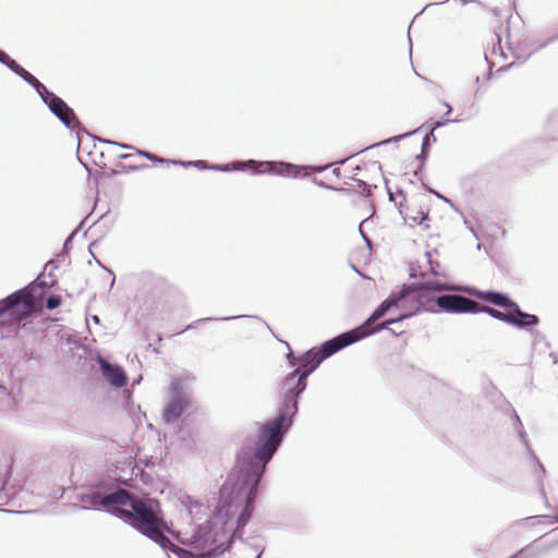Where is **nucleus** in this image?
<instances>
[{
  "label": "nucleus",
  "instance_id": "obj_57",
  "mask_svg": "<svg viewBox=\"0 0 558 558\" xmlns=\"http://www.w3.org/2000/svg\"><path fill=\"white\" fill-rule=\"evenodd\" d=\"M410 277H411V278H415V275H414L413 270H411V272H410Z\"/></svg>",
  "mask_w": 558,
  "mask_h": 558
},
{
  "label": "nucleus",
  "instance_id": "obj_27",
  "mask_svg": "<svg viewBox=\"0 0 558 558\" xmlns=\"http://www.w3.org/2000/svg\"><path fill=\"white\" fill-rule=\"evenodd\" d=\"M529 454L531 456L532 460L536 463L537 465V469H536V476H538V473H541L542 475L545 474V468L544 465L541 463V461L538 460V458L535 456L534 451L532 450L530 444L527 446H525Z\"/></svg>",
  "mask_w": 558,
  "mask_h": 558
},
{
  "label": "nucleus",
  "instance_id": "obj_12",
  "mask_svg": "<svg viewBox=\"0 0 558 558\" xmlns=\"http://www.w3.org/2000/svg\"><path fill=\"white\" fill-rule=\"evenodd\" d=\"M97 363L104 378L116 388H122L128 384V376L123 367L119 364L108 362L101 355L97 356Z\"/></svg>",
  "mask_w": 558,
  "mask_h": 558
},
{
  "label": "nucleus",
  "instance_id": "obj_61",
  "mask_svg": "<svg viewBox=\"0 0 558 558\" xmlns=\"http://www.w3.org/2000/svg\"><path fill=\"white\" fill-rule=\"evenodd\" d=\"M556 521H558V514L555 517Z\"/></svg>",
  "mask_w": 558,
  "mask_h": 558
},
{
  "label": "nucleus",
  "instance_id": "obj_51",
  "mask_svg": "<svg viewBox=\"0 0 558 558\" xmlns=\"http://www.w3.org/2000/svg\"><path fill=\"white\" fill-rule=\"evenodd\" d=\"M84 222H85V219H83V220L78 223V226L74 229V230H76V233H77V232L83 228Z\"/></svg>",
  "mask_w": 558,
  "mask_h": 558
},
{
  "label": "nucleus",
  "instance_id": "obj_21",
  "mask_svg": "<svg viewBox=\"0 0 558 558\" xmlns=\"http://www.w3.org/2000/svg\"><path fill=\"white\" fill-rule=\"evenodd\" d=\"M118 167L121 169L120 170L121 173H131V172L140 171L142 169H146L149 166L146 165V163H143V165H124L122 162H119Z\"/></svg>",
  "mask_w": 558,
  "mask_h": 558
},
{
  "label": "nucleus",
  "instance_id": "obj_36",
  "mask_svg": "<svg viewBox=\"0 0 558 558\" xmlns=\"http://www.w3.org/2000/svg\"><path fill=\"white\" fill-rule=\"evenodd\" d=\"M427 191L429 193L434 194L435 196H437L438 198L442 199L445 203L449 204L450 206H453V203H452V201L450 198L444 196L442 194H440L436 190H434L432 187H428Z\"/></svg>",
  "mask_w": 558,
  "mask_h": 558
},
{
  "label": "nucleus",
  "instance_id": "obj_17",
  "mask_svg": "<svg viewBox=\"0 0 558 558\" xmlns=\"http://www.w3.org/2000/svg\"><path fill=\"white\" fill-rule=\"evenodd\" d=\"M512 417L514 420V423H513L514 428H515L521 441L523 442L524 446H527L529 441L526 439V433L523 428V424H522L518 413L514 410H512Z\"/></svg>",
  "mask_w": 558,
  "mask_h": 558
},
{
  "label": "nucleus",
  "instance_id": "obj_8",
  "mask_svg": "<svg viewBox=\"0 0 558 558\" xmlns=\"http://www.w3.org/2000/svg\"><path fill=\"white\" fill-rule=\"evenodd\" d=\"M39 97L48 107L50 112L57 117L66 129L77 131L76 137L78 147L82 144L83 133H85L87 136H90L93 140H96V137L92 136L82 125L74 110L61 97H59L53 92H50L49 89H45L44 94H41Z\"/></svg>",
  "mask_w": 558,
  "mask_h": 558
},
{
  "label": "nucleus",
  "instance_id": "obj_58",
  "mask_svg": "<svg viewBox=\"0 0 558 558\" xmlns=\"http://www.w3.org/2000/svg\"><path fill=\"white\" fill-rule=\"evenodd\" d=\"M0 511H2V512H12L11 510H8V509H0Z\"/></svg>",
  "mask_w": 558,
  "mask_h": 558
},
{
  "label": "nucleus",
  "instance_id": "obj_37",
  "mask_svg": "<svg viewBox=\"0 0 558 558\" xmlns=\"http://www.w3.org/2000/svg\"><path fill=\"white\" fill-rule=\"evenodd\" d=\"M165 532H168L170 533L175 539H178L180 543L181 541H186L187 538H183L181 537V532L180 531H177V530H171L169 529L167 525H166V529L163 530V533Z\"/></svg>",
  "mask_w": 558,
  "mask_h": 558
},
{
  "label": "nucleus",
  "instance_id": "obj_19",
  "mask_svg": "<svg viewBox=\"0 0 558 558\" xmlns=\"http://www.w3.org/2000/svg\"><path fill=\"white\" fill-rule=\"evenodd\" d=\"M208 507H205L202 502L199 501H193L189 507H187V510H189V513L190 515L193 518V519H201L199 517V513L203 512L205 513L206 509Z\"/></svg>",
  "mask_w": 558,
  "mask_h": 558
},
{
  "label": "nucleus",
  "instance_id": "obj_55",
  "mask_svg": "<svg viewBox=\"0 0 558 558\" xmlns=\"http://www.w3.org/2000/svg\"><path fill=\"white\" fill-rule=\"evenodd\" d=\"M388 195H389V199L392 201V194H391L390 190H388Z\"/></svg>",
  "mask_w": 558,
  "mask_h": 558
},
{
  "label": "nucleus",
  "instance_id": "obj_48",
  "mask_svg": "<svg viewBox=\"0 0 558 558\" xmlns=\"http://www.w3.org/2000/svg\"><path fill=\"white\" fill-rule=\"evenodd\" d=\"M549 356L553 359L554 364H558V354L555 352H551Z\"/></svg>",
  "mask_w": 558,
  "mask_h": 558
},
{
  "label": "nucleus",
  "instance_id": "obj_60",
  "mask_svg": "<svg viewBox=\"0 0 558 558\" xmlns=\"http://www.w3.org/2000/svg\"><path fill=\"white\" fill-rule=\"evenodd\" d=\"M478 93H480V88H477V89L475 90V97L477 96V94H478Z\"/></svg>",
  "mask_w": 558,
  "mask_h": 558
},
{
  "label": "nucleus",
  "instance_id": "obj_31",
  "mask_svg": "<svg viewBox=\"0 0 558 558\" xmlns=\"http://www.w3.org/2000/svg\"><path fill=\"white\" fill-rule=\"evenodd\" d=\"M76 235V230H73L69 235L68 238L65 239L64 243H63V247H62V252L63 253H68L72 246V241L74 239V236Z\"/></svg>",
  "mask_w": 558,
  "mask_h": 558
},
{
  "label": "nucleus",
  "instance_id": "obj_42",
  "mask_svg": "<svg viewBox=\"0 0 558 558\" xmlns=\"http://www.w3.org/2000/svg\"><path fill=\"white\" fill-rule=\"evenodd\" d=\"M515 65V62H512L510 64H507V65H502L500 66L498 70H497V73H504V72H507L508 70H510L511 68H513Z\"/></svg>",
  "mask_w": 558,
  "mask_h": 558
},
{
  "label": "nucleus",
  "instance_id": "obj_47",
  "mask_svg": "<svg viewBox=\"0 0 558 558\" xmlns=\"http://www.w3.org/2000/svg\"><path fill=\"white\" fill-rule=\"evenodd\" d=\"M132 156H133L132 154L124 153V154H120L118 157L121 160H126V159H130Z\"/></svg>",
  "mask_w": 558,
  "mask_h": 558
},
{
  "label": "nucleus",
  "instance_id": "obj_53",
  "mask_svg": "<svg viewBox=\"0 0 558 558\" xmlns=\"http://www.w3.org/2000/svg\"><path fill=\"white\" fill-rule=\"evenodd\" d=\"M344 162H345V159H340V160L336 161L335 163L336 165H343Z\"/></svg>",
  "mask_w": 558,
  "mask_h": 558
},
{
  "label": "nucleus",
  "instance_id": "obj_34",
  "mask_svg": "<svg viewBox=\"0 0 558 558\" xmlns=\"http://www.w3.org/2000/svg\"><path fill=\"white\" fill-rule=\"evenodd\" d=\"M8 68L17 76H20V73L24 70V68L21 64H19L14 59L10 64H8Z\"/></svg>",
  "mask_w": 558,
  "mask_h": 558
},
{
  "label": "nucleus",
  "instance_id": "obj_30",
  "mask_svg": "<svg viewBox=\"0 0 558 558\" xmlns=\"http://www.w3.org/2000/svg\"><path fill=\"white\" fill-rule=\"evenodd\" d=\"M191 163V167L199 170H210V167H213V163H208L206 160H192Z\"/></svg>",
  "mask_w": 558,
  "mask_h": 558
},
{
  "label": "nucleus",
  "instance_id": "obj_59",
  "mask_svg": "<svg viewBox=\"0 0 558 558\" xmlns=\"http://www.w3.org/2000/svg\"><path fill=\"white\" fill-rule=\"evenodd\" d=\"M262 553H263V550H260L255 558H260L262 557Z\"/></svg>",
  "mask_w": 558,
  "mask_h": 558
},
{
  "label": "nucleus",
  "instance_id": "obj_11",
  "mask_svg": "<svg viewBox=\"0 0 558 558\" xmlns=\"http://www.w3.org/2000/svg\"><path fill=\"white\" fill-rule=\"evenodd\" d=\"M272 168V161H258L254 159L231 161L228 163L217 165L213 163L210 170L219 172H231V171H246L251 170L253 174L264 173L265 169Z\"/></svg>",
  "mask_w": 558,
  "mask_h": 558
},
{
  "label": "nucleus",
  "instance_id": "obj_3",
  "mask_svg": "<svg viewBox=\"0 0 558 558\" xmlns=\"http://www.w3.org/2000/svg\"><path fill=\"white\" fill-rule=\"evenodd\" d=\"M454 289L452 284L434 279L403 283L398 291H392L398 305V319L412 318L423 312L450 314L483 312L496 320L510 325V310L499 311L487 305L482 306L463 295L444 293Z\"/></svg>",
  "mask_w": 558,
  "mask_h": 558
},
{
  "label": "nucleus",
  "instance_id": "obj_25",
  "mask_svg": "<svg viewBox=\"0 0 558 558\" xmlns=\"http://www.w3.org/2000/svg\"><path fill=\"white\" fill-rule=\"evenodd\" d=\"M61 305V296L58 294H50L46 300V307L50 311L58 308Z\"/></svg>",
  "mask_w": 558,
  "mask_h": 558
},
{
  "label": "nucleus",
  "instance_id": "obj_4",
  "mask_svg": "<svg viewBox=\"0 0 558 558\" xmlns=\"http://www.w3.org/2000/svg\"><path fill=\"white\" fill-rule=\"evenodd\" d=\"M283 343L289 349L287 354L290 366L298 365L281 381L279 387L280 402L277 414L258 425L255 442V458L264 462H270L287 434L291 429L299 413V400L307 387V378L313 373L310 365L300 357L294 356L288 342Z\"/></svg>",
  "mask_w": 558,
  "mask_h": 558
},
{
  "label": "nucleus",
  "instance_id": "obj_50",
  "mask_svg": "<svg viewBox=\"0 0 558 558\" xmlns=\"http://www.w3.org/2000/svg\"><path fill=\"white\" fill-rule=\"evenodd\" d=\"M119 173H121V171H120V170L111 169V170H110V173H109V177H116V175H118Z\"/></svg>",
  "mask_w": 558,
  "mask_h": 558
},
{
  "label": "nucleus",
  "instance_id": "obj_39",
  "mask_svg": "<svg viewBox=\"0 0 558 558\" xmlns=\"http://www.w3.org/2000/svg\"><path fill=\"white\" fill-rule=\"evenodd\" d=\"M497 39H498V43H497V45H494L493 53H496L497 51H500V54L506 58V56H505V53H504V51L501 49V46H500V36L499 35H497Z\"/></svg>",
  "mask_w": 558,
  "mask_h": 558
},
{
  "label": "nucleus",
  "instance_id": "obj_32",
  "mask_svg": "<svg viewBox=\"0 0 558 558\" xmlns=\"http://www.w3.org/2000/svg\"><path fill=\"white\" fill-rule=\"evenodd\" d=\"M101 143H105V144H109V145H114V146H119L121 148H124V149H135L134 146L132 145H129V144H123V143H118V142H114V141H110V140H99Z\"/></svg>",
  "mask_w": 558,
  "mask_h": 558
},
{
  "label": "nucleus",
  "instance_id": "obj_5",
  "mask_svg": "<svg viewBox=\"0 0 558 558\" xmlns=\"http://www.w3.org/2000/svg\"><path fill=\"white\" fill-rule=\"evenodd\" d=\"M395 299L393 292H391L387 299L380 302L362 325L324 341L317 348L307 350L300 359L310 365V372H314L326 359L332 356L340 350L384 330V328H387L390 324L400 322L397 315L396 317L377 323V320L385 317L387 314L398 312V305H396Z\"/></svg>",
  "mask_w": 558,
  "mask_h": 558
},
{
  "label": "nucleus",
  "instance_id": "obj_45",
  "mask_svg": "<svg viewBox=\"0 0 558 558\" xmlns=\"http://www.w3.org/2000/svg\"><path fill=\"white\" fill-rule=\"evenodd\" d=\"M426 256H427L428 258H430V254H429V253H426ZM428 263H429V271H430L433 275H436V276H437V275H438V272H437V270L434 268V266L432 265L430 259H428Z\"/></svg>",
  "mask_w": 558,
  "mask_h": 558
},
{
  "label": "nucleus",
  "instance_id": "obj_44",
  "mask_svg": "<svg viewBox=\"0 0 558 558\" xmlns=\"http://www.w3.org/2000/svg\"><path fill=\"white\" fill-rule=\"evenodd\" d=\"M359 231H360L361 236L363 238V240L366 242V244L369 245L371 244V239L363 232L361 226L359 227Z\"/></svg>",
  "mask_w": 558,
  "mask_h": 558
},
{
  "label": "nucleus",
  "instance_id": "obj_2",
  "mask_svg": "<svg viewBox=\"0 0 558 558\" xmlns=\"http://www.w3.org/2000/svg\"><path fill=\"white\" fill-rule=\"evenodd\" d=\"M77 499L82 505H73L75 509L111 513L156 544H169V537L163 535L166 522L159 504L153 499L140 500L129 490L114 487L112 481L90 486L86 493L78 494Z\"/></svg>",
  "mask_w": 558,
  "mask_h": 558
},
{
  "label": "nucleus",
  "instance_id": "obj_13",
  "mask_svg": "<svg viewBox=\"0 0 558 558\" xmlns=\"http://www.w3.org/2000/svg\"><path fill=\"white\" fill-rule=\"evenodd\" d=\"M165 551H171L177 555L179 558H218L223 554V548L213 547L207 550L194 551L190 549L182 548L178 545H174L169 538V544L161 543L159 545Z\"/></svg>",
  "mask_w": 558,
  "mask_h": 558
},
{
  "label": "nucleus",
  "instance_id": "obj_46",
  "mask_svg": "<svg viewBox=\"0 0 558 558\" xmlns=\"http://www.w3.org/2000/svg\"><path fill=\"white\" fill-rule=\"evenodd\" d=\"M442 105L446 107V116H449L452 111L451 106L447 101H444Z\"/></svg>",
  "mask_w": 558,
  "mask_h": 558
},
{
  "label": "nucleus",
  "instance_id": "obj_16",
  "mask_svg": "<svg viewBox=\"0 0 558 558\" xmlns=\"http://www.w3.org/2000/svg\"><path fill=\"white\" fill-rule=\"evenodd\" d=\"M20 77L29 84L39 96L44 94L45 89H48L36 76L25 69L20 73Z\"/></svg>",
  "mask_w": 558,
  "mask_h": 558
},
{
  "label": "nucleus",
  "instance_id": "obj_15",
  "mask_svg": "<svg viewBox=\"0 0 558 558\" xmlns=\"http://www.w3.org/2000/svg\"><path fill=\"white\" fill-rule=\"evenodd\" d=\"M435 142H436V136L433 134V130H429V132L422 140L420 155H417L415 157V160H417L420 163H418L417 168L413 171V174L418 180H422V170H423L424 163L428 157L430 146Z\"/></svg>",
  "mask_w": 558,
  "mask_h": 558
},
{
  "label": "nucleus",
  "instance_id": "obj_23",
  "mask_svg": "<svg viewBox=\"0 0 558 558\" xmlns=\"http://www.w3.org/2000/svg\"><path fill=\"white\" fill-rule=\"evenodd\" d=\"M556 40H558V33L556 35H554V36L548 37L546 40L542 41L533 51H531L527 54V57L523 58L522 61H520L519 63L520 64L524 63L527 60V58L531 57L532 53H534V52H536V51H538L541 49L546 48L549 44H551V43H554Z\"/></svg>",
  "mask_w": 558,
  "mask_h": 558
},
{
  "label": "nucleus",
  "instance_id": "obj_52",
  "mask_svg": "<svg viewBox=\"0 0 558 558\" xmlns=\"http://www.w3.org/2000/svg\"><path fill=\"white\" fill-rule=\"evenodd\" d=\"M92 319L95 324H99L100 323V318L97 316V315H93L92 316Z\"/></svg>",
  "mask_w": 558,
  "mask_h": 558
},
{
  "label": "nucleus",
  "instance_id": "obj_33",
  "mask_svg": "<svg viewBox=\"0 0 558 558\" xmlns=\"http://www.w3.org/2000/svg\"><path fill=\"white\" fill-rule=\"evenodd\" d=\"M8 68L17 76H20V73L24 70V68L21 64H19L14 59L10 64H8Z\"/></svg>",
  "mask_w": 558,
  "mask_h": 558
},
{
  "label": "nucleus",
  "instance_id": "obj_43",
  "mask_svg": "<svg viewBox=\"0 0 558 558\" xmlns=\"http://www.w3.org/2000/svg\"><path fill=\"white\" fill-rule=\"evenodd\" d=\"M405 319H407V318H404V320H405ZM402 322H403V319H402ZM400 323H401V320H400ZM398 324H399V322H398ZM392 325H397V323H395V324H390V326H392ZM386 329H388V330H389V332H390L391 335H393V336H399V332H397L393 328H389V325L387 326V328H386ZM400 333H403V330H400Z\"/></svg>",
  "mask_w": 558,
  "mask_h": 558
},
{
  "label": "nucleus",
  "instance_id": "obj_54",
  "mask_svg": "<svg viewBox=\"0 0 558 558\" xmlns=\"http://www.w3.org/2000/svg\"><path fill=\"white\" fill-rule=\"evenodd\" d=\"M408 37H409V43H410V51H412V39H411L410 35H408Z\"/></svg>",
  "mask_w": 558,
  "mask_h": 558
},
{
  "label": "nucleus",
  "instance_id": "obj_49",
  "mask_svg": "<svg viewBox=\"0 0 558 558\" xmlns=\"http://www.w3.org/2000/svg\"><path fill=\"white\" fill-rule=\"evenodd\" d=\"M332 174L337 178H340L341 177V170L339 168H335L332 170Z\"/></svg>",
  "mask_w": 558,
  "mask_h": 558
},
{
  "label": "nucleus",
  "instance_id": "obj_7",
  "mask_svg": "<svg viewBox=\"0 0 558 558\" xmlns=\"http://www.w3.org/2000/svg\"><path fill=\"white\" fill-rule=\"evenodd\" d=\"M168 397L162 420L166 424H173L192 407V379L189 376L173 377L168 388Z\"/></svg>",
  "mask_w": 558,
  "mask_h": 558
},
{
  "label": "nucleus",
  "instance_id": "obj_6",
  "mask_svg": "<svg viewBox=\"0 0 558 558\" xmlns=\"http://www.w3.org/2000/svg\"><path fill=\"white\" fill-rule=\"evenodd\" d=\"M39 286L44 291L48 289L46 282L34 281L0 300V327L15 331L26 324L35 313V290Z\"/></svg>",
  "mask_w": 558,
  "mask_h": 558
},
{
  "label": "nucleus",
  "instance_id": "obj_1",
  "mask_svg": "<svg viewBox=\"0 0 558 558\" xmlns=\"http://www.w3.org/2000/svg\"><path fill=\"white\" fill-rule=\"evenodd\" d=\"M268 463L255 458L254 452L238 456L235 468L219 490L213 515L198 524L194 534L181 544L202 550L219 547L226 553L235 538L242 539Z\"/></svg>",
  "mask_w": 558,
  "mask_h": 558
},
{
  "label": "nucleus",
  "instance_id": "obj_9",
  "mask_svg": "<svg viewBox=\"0 0 558 558\" xmlns=\"http://www.w3.org/2000/svg\"><path fill=\"white\" fill-rule=\"evenodd\" d=\"M331 165L325 166H298L287 161H272V168L265 169L263 172L268 174H276L282 177H308L311 173L323 172L328 169Z\"/></svg>",
  "mask_w": 558,
  "mask_h": 558
},
{
  "label": "nucleus",
  "instance_id": "obj_22",
  "mask_svg": "<svg viewBox=\"0 0 558 558\" xmlns=\"http://www.w3.org/2000/svg\"><path fill=\"white\" fill-rule=\"evenodd\" d=\"M405 221H409L410 226L414 225H423L424 221L429 219V216L427 213L418 211V216H409L404 218Z\"/></svg>",
  "mask_w": 558,
  "mask_h": 558
},
{
  "label": "nucleus",
  "instance_id": "obj_24",
  "mask_svg": "<svg viewBox=\"0 0 558 558\" xmlns=\"http://www.w3.org/2000/svg\"><path fill=\"white\" fill-rule=\"evenodd\" d=\"M312 181H313L314 184H316L317 186H319L322 189H325V190L337 191V192H340V193H343V194H348L350 192V190L344 189V187L331 186V185L325 183L324 181L318 180L317 178H313Z\"/></svg>",
  "mask_w": 558,
  "mask_h": 558
},
{
  "label": "nucleus",
  "instance_id": "obj_40",
  "mask_svg": "<svg viewBox=\"0 0 558 558\" xmlns=\"http://www.w3.org/2000/svg\"><path fill=\"white\" fill-rule=\"evenodd\" d=\"M484 58H485V61H486V62L488 63V65H489V69H488V72L486 73L485 78H486V80H490V78L493 77V65H494V64H493L492 62H489V61H488V59H487V56H486V54H484Z\"/></svg>",
  "mask_w": 558,
  "mask_h": 558
},
{
  "label": "nucleus",
  "instance_id": "obj_41",
  "mask_svg": "<svg viewBox=\"0 0 558 558\" xmlns=\"http://www.w3.org/2000/svg\"><path fill=\"white\" fill-rule=\"evenodd\" d=\"M4 483L1 484L0 487V505H5L8 501V496L3 494Z\"/></svg>",
  "mask_w": 558,
  "mask_h": 558
},
{
  "label": "nucleus",
  "instance_id": "obj_20",
  "mask_svg": "<svg viewBox=\"0 0 558 558\" xmlns=\"http://www.w3.org/2000/svg\"><path fill=\"white\" fill-rule=\"evenodd\" d=\"M136 153L143 157H145L146 159L153 161V162H158V163H169V159H165L162 157H159L153 153H149V151H146V150H141V149H135Z\"/></svg>",
  "mask_w": 558,
  "mask_h": 558
},
{
  "label": "nucleus",
  "instance_id": "obj_38",
  "mask_svg": "<svg viewBox=\"0 0 558 558\" xmlns=\"http://www.w3.org/2000/svg\"><path fill=\"white\" fill-rule=\"evenodd\" d=\"M169 163L181 166L184 168H190L192 166L191 161H184V160H175V159H169Z\"/></svg>",
  "mask_w": 558,
  "mask_h": 558
},
{
  "label": "nucleus",
  "instance_id": "obj_28",
  "mask_svg": "<svg viewBox=\"0 0 558 558\" xmlns=\"http://www.w3.org/2000/svg\"><path fill=\"white\" fill-rule=\"evenodd\" d=\"M352 180H354L357 186L362 189V194L364 197H369L372 195V186L367 182L356 178H352Z\"/></svg>",
  "mask_w": 558,
  "mask_h": 558
},
{
  "label": "nucleus",
  "instance_id": "obj_35",
  "mask_svg": "<svg viewBox=\"0 0 558 558\" xmlns=\"http://www.w3.org/2000/svg\"><path fill=\"white\" fill-rule=\"evenodd\" d=\"M12 58L2 49H0V63L8 68V64L12 62Z\"/></svg>",
  "mask_w": 558,
  "mask_h": 558
},
{
  "label": "nucleus",
  "instance_id": "obj_18",
  "mask_svg": "<svg viewBox=\"0 0 558 558\" xmlns=\"http://www.w3.org/2000/svg\"><path fill=\"white\" fill-rule=\"evenodd\" d=\"M415 133H416V131H412V132H407V133H403V134L395 135V136H391L389 138L383 140V141H380L378 143H375V144L368 146L366 149H371V148L377 147V146L387 145V144H390V143H398L400 140L409 137V136H411L412 134H415Z\"/></svg>",
  "mask_w": 558,
  "mask_h": 558
},
{
  "label": "nucleus",
  "instance_id": "obj_26",
  "mask_svg": "<svg viewBox=\"0 0 558 558\" xmlns=\"http://www.w3.org/2000/svg\"><path fill=\"white\" fill-rule=\"evenodd\" d=\"M242 317H246L245 315H235V316H230V317H222V318H219L220 320H233V319H239V318H242ZM215 318L213 317H205V318H202V319H197L195 322H193L192 324H190L186 329H191V328H194L196 325H198L199 323H203V322H209V320H214Z\"/></svg>",
  "mask_w": 558,
  "mask_h": 558
},
{
  "label": "nucleus",
  "instance_id": "obj_10",
  "mask_svg": "<svg viewBox=\"0 0 558 558\" xmlns=\"http://www.w3.org/2000/svg\"><path fill=\"white\" fill-rule=\"evenodd\" d=\"M462 291L466 292L468 294L475 296L476 299L484 301L486 303L493 304L495 306L501 307L504 310H510L512 308V305H514L517 302L513 301L509 294L500 291L495 290H480L475 287H464L462 288Z\"/></svg>",
  "mask_w": 558,
  "mask_h": 558
},
{
  "label": "nucleus",
  "instance_id": "obj_56",
  "mask_svg": "<svg viewBox=\"0 0 558 558\" xmlns=\"http://www.w3.org/2000/svg\"><path fill=\"white\" fill-rule=\"evenodd\" d=\"M475 83H476V84H480V76H476V77H475Z\"/></svg>",
  "mask_w": 558,
  "mask_h": 558
},
{
  "label": "nucleus",
  "instance_id": "obj_29",
  "mask_svg": "<svg viewBox=\"0 0 558 558\" xmlns=\"http://www.w3.org/2000/svg\"><path fill=\"white\" fill-rule=\"evenodd\" d=\"M462 120L460 118H454V119H446V120H438L436 121L435 123H433L430 130H433V133L435 132V130L439 129V128H442L445 125H447L448 123H459L461 122Z\"/></svg>",
  "mask_w": 558,
  "mask_h": 558
},
{
  "label": "nucleus",
  "instance_id": "obj_14",
  "mask_svg": "<svg viewBox=\"0 0 558 558\" xmlns=\"http://www.w3.org/2000/svg\"><path fill=\"white\" fill-rule=\"evenodd\" d=\"M539 324L535 314L523 312L518 303L510 308V325L522 330L532 331Z\"/></svg>",
  "mask_w": 558,
  "mask_h": 558
}]
</instances>
